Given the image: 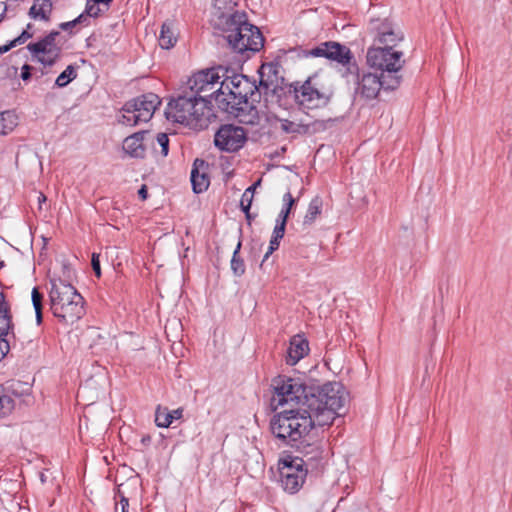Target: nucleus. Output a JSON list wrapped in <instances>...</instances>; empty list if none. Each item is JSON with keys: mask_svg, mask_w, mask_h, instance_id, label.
<instances>
[{"mask_svg": "<svg viewBox=\"0 0 512 512\" xmlns=\"http://www.w3.org/2000/svg\"><path fill=\"white\" fill-rule=\"evenodd\" d=\"M274 394L271 405L297 404L299 408L320 410V407L344 408L346 395L342 384L328 382L321 386H307L300 379L279 375L272 380Z\"/></svg>", "mask_w": 512, "mask_h": 512, "instance_id": "obj_1", "label": "nucleus"}, {"mask_svg": "<svg viewBox=\"0 0 512 512\" xmlns=\"http://www.w3.org/2000/svg\"><path fill=\"white\" fill-rule=\"evenodd\" d=\"M259 75L260 80L257 86L261 94L269 92L277 94L280 89L284 91L287 98L293 100L299 111L308 116L314 115L317 110L327 108L334 96L333 90L319 87L312 77L304 82L297 81L281 87L283 78L279 76V65L276 63L262 64Z\"/></svg>", "mask_w": 512, "mask_h": 512, "instance_id": "obj_2", "label": "nucleus"}, {"mask_svg": "<svg viewBox=\"0 0 512 512\" xmlns=\"http://www.w3.org/2000/svg\"><path fill=\"white\" fill-rule=\"evenodd\" d=\"M343 408L320 407V410L297 408L275 414L270 421L272 434L284 444L295 445L306 437L316 426L331 425L336 416H341Z\"/></svg>", "mask_w": 512, "mask_h": 512, "instance_id": "obj_3", "label": "nucleus"}, {"mask_svg": "<svg viewBox=\"0 0 512 512\" xmlns=\"http://www.w3.org/2000/svg\"><path fill=\"white\" fill-rule=\"evenodd\" d=\"M220 84L215 102L221 110L237 116L239 112L249 110L253 117L257 115L255 105L260 102L261 92L255 81L245 75L234 74L226 76Z\"/></svg>", "mask_w": 512, "mask_h": 512, "instance_id": "obj_4", "label": "nucleus"}, {"mask_svg": "<svg viewBox=\"0 0 512 512\" xmlns=\"http://www.w3.org/2000/svg\"><path fill=\"white\" fill-rule=\"evenodd\" d=\"M223 24L224 38L227 40L230 48L239 54L255 53L264 46V37L259 28L247 20L244 12H234L232 14H223L221 17Z\"/></svg>", "mask_w": 512, "mask_h": 512, "instance_id": "obj_5", "label": "nucleus"}, {"mask_svg": "<svg viewBox=\"0 0 512 512\" xmlns=\"http://www.w3.org/2000/svg\"><path fill=\"white\" fill-rule=\"evenodd\" d=\"M49 290L50 310L62 323L72 325L85 313L84 299L71 284L61 279H51Z\"/></svg>", "mask_w": 512, "mask_h": 512, "instance_id": "obj_6", "label": "nucleus"}, {"mask_svg": "<svg viewBox=\"0 0 512 512\" xmlns=\"http://www.w3.org/2000/svg\"><path fill=\"white\" fill-rule=\"evenodd\" d=\"M160 103V98L154 93H146L138 96L125 103L122 108L123 114L119 122L131 127L141 122H147L152 118Z\"/></svg>", "mask_w": 512, "mask_h": 512, "instance_id": "obj_7", "label": "nucleus"}, {"mask_svg": "<svg viewBox=\"0 0 512 512\" xmlns=\"http://www.w3.org/2000/svg\"><path fill=\"white\" fill-rule=\"evenodd\" d=\"M366 57L368 65L380 70L381 76L402 77L399 72L405 63L403 52L391 47H371Z\"/></svg>", "mask_w": 512, "mask_h": 512, "instance_id": "obj_8", "label": "nucleus"}, {"mask_svg": "<svg viewBox=\"0 0 512 512\" xmlns=\"http://www.w3.org/2000/svg\"><path fill=\"white\" fill-rule=\"evenodd\" d=\"M64 42L61 33L53 30L37 42L29 43L27 49L44 66H53L61 56Z\"/></svg>", "mask_w": 512, "mask_h": 512, "instance_id": "obj_9", "label": "nucleus"}, {"mask_svg": "<svg viewBox=\"0 0 512 512\" xmlns=\"http://www.w3.org/2000/svg\"><path fill=\"white\" fill-rule=\"evenodd\" d=\"M348 82L353 81L357 87L355 89L356 96L364 100L375 99L380 90H394L399 87L402 77H383L377 76L372 73H365L360 77L358 73V79L349 78Z\"/></svg>", "mask_w": 512, "mask_h": 512, "instance_id": "obj_10", "label": "nucleus"}, {"mask_svg": "<svg viewBox=\"0 0 512 512\" xmlns=\"http://www.w3.org/2000/svg\"><path fill=\"white\" fill-rule=\"evenodd\" d=\"M309 467L298 457L286 456L279 461L280 483L283 489L294 494L303 486Z\"/></svg>", "mask_w": 512, "mask_h": 512, "instance_id": "obj_11", "label": "nucleus"}, {"mask_svg": "<svg viewBox=\"0 0 512 512\" xmlns=\"http://www.w3.org/2000/svg\"><path fill=\"white\" fill-rule=\"evenodd\" d=\"M223 68L207 69L199 71L193 74L187 82V92L189 95L194 97L206 96V99L211 100L212 97L216 96L218 89L215 90V86L219 83L220 74Z\"/></svg>", "mask_w": 512, "mask_h": 512, "instance_id": "obj_12", "label": "nucleus"}, {"mask_svg": "<svg viewBox=\"0 0 512 512\" xmlns=\"http://www.w3.org/2000/svg\"><path fill=\"white\" fill-rule=\"evenodd\" d=\"M368 29L374 36V42L384 47L394 48L404 38L401 29L388 18H372Z\"/></svg>", "mask_w": 512, "mask_h": 512, "instance_id": "obj_13", "label": "nucleus"}, {"mask_svg": "<svg viewBox=\"0 0 512 512\" xmlns=\"http://www.w3.org/2000/svg\"><path fill=\"white\" fill-rule=\"evenodd\" d=\"M318 111L319 110H317L314 115L312 114L310 116L305 114L308 119H279L281 131L286 134L309 136L325 131L327 129V124L332 120L316 119L315 117L317 116Z\"/></svg>", "mask_w": 512, "mask_h": 512, "instance_id": "obj_14", "label": "nucleus"}, {"mask_svg": "<svg viewBox=\"0 0 512 512\" xmlns=\"http://www.w3.org/2000/svg\"><path fill=\"white\" fill-rule=\"evenodd\" d=\"M295 444L296 445H292L291 447L295 448L301 455L297 456L298 460H302L305 467L318 470L323 460V442L319 439L312 438L309 433L306 437L299 439Z\"/></svg>", "mask_w": 512, "mask_h": 512, "instance_id": "obj_15", "label": "nucleus"}, {"mask_svg": "<svg viewBox=\"0 0 512 512\" xmlns=\"http://www.w3.org/2000/svg\"><path fill=\"white\" fill-rule=\"evenodd\" d=\"M247 140L246 131L233 124L222 125L215 134L214 143L222 151L235 152L243 147Z\"/></svg>", "mask_w": 512, "mask_h": 512, "instance_id": "obj_16", "label": "nucleus"}, {"mask_svg": "<svg viewBox=\"0 0 512 512\" xmlns=\"http://www.w3.org/2000/svg\"><path fill=\"white\" fill-rule=\"evenodd\" d=\"M328 54L330 61L336 62L341 66L339 71L342 77L347 80H349V78L358 79V65L350 48L332 41L331 49Z\"/></svg>", "mask_w": 512, "mask_h": 512, "instance_id": "obj_17", "label": "nucleus"}, {"mask_svg": "<svg viewBox=\"0 0 512 512\" xmlns=\"http://www.w3.org/2000/svg\"><path fill=\"white\" fill-rule=\"evenodd\" d=\"M191 102L193 103V107L189 108L188 113H190V128L196 130H202L208 127L211 120L216 117L213 111L212 101L206 99V96L194 97L191 96Z\"/></svg>", "mask_w": 512, "mask_h": 512, "instance_id": "obj_18", "label": "nucleus"}, {"mask_svg": "<svg viewBox=\"0 0 512 512\" xmlns=\"http://www.w3.org/2000/svg\"><path fill=\"white\" fill-rule=\"evenodd\" d=\"M192 107L193 103L191 102V97L187 92H183L182 95H179L168 103L164 114L167 120L190 127L189 115L191 114L188 113V110Z\"/></svg>", "mask_w": 512, "mask_h": 512, "instance_id": "obj_19", "label": "nucleus"}, {"mask_svg": "<svg viewBox=\"0 0 512 512\" xmlns=\"http://www.w3.org/2000/svg\"><path fill=\"white\" fill-rule=\"evenodd\" d=\"M11 327V316L9 308L5 302L4 295L0 294V360H2L9 351V344L4 338Z\"/></svg>", "mask_w": 512, "mask_h": 512, "instance_id": "obj_20", "label": "nucleus"}, {"mask_svg": "<svg viewBox=\"0 0 512 512\" xmlns=\"http://www.w3.org/2000/svg\"><path fill=\"white\" fill-rule=\"evenodd\" d=\"M207 164L204 160L196 159L191 171V183L193 191L197 194L206 191L210 184V179L206 173Z\"/></svg>", "mask_w": 512, "mask_h": 512, "instance_id": "obj_21", "label": "nucleus"}, {"mask_svg": "<svg viewBox=\"0 0 512 512\" xmlns=\"http://www.w3.org/2000/svg\"><path fill=\"white\" fill-rule=\"evenodd\" d=\"M308 351L309 346L306 339L300 335L292 337L287 349L286 363L291 366L295 365L300 359L308 354Z\"/></svg>", "mask_w": 512, "mask_h": 512, "instance_id": "obj_22", "label": "nucleus"}, {"mask_svg": "<svg viewBox=\"0 0 512 512\" xmlns=\"http://www.w3.org/2000/svg\"><path fill=\"white\" fill-rule=\"evenodd\" d=\"M145 134V131H140L126 137L123 142V150L131 157L143 158L146 150L143 144Z\"/></svg>", "mask_w": 512, "mask_h": 512, "instance_id": "obj_23", "label": "nucleus"}, {"mask_svg": "<svg viewBox=\"0 0 512 512\" xmlns=\"http://www.w3.org/2000/svg\"><path fill=\"white\" fill-rule=\"evenodd\" d=\"M52 10V0H33L28 15L33 20L48 22L50 21Z\"/></svg>", "mask_w": 512, "mask_h": 512, "instance_id": "obj_24", "label": "nucleus"}, {"mask_svg": "<svg viewBox=\"0 0 512 512\" xmlns=\"http://www.w3.org/2000/svg\"><path fill=\"white\" fill-rule=\"evenodd\" d=\"M183 416V408L169 410L167 407L158 406L155 411V423L158 427L168 428L174 420Z\"/></svg>", "mask_w": 512, "mask_h": 512, "instance_id": "obj_25", "label": "nucleus"}, {"mask_svg": "<svg viewBox=\"0 0 512 512\" xmlns=\"http://www.w3.org/2000/svg\"><path fill=\"white\" fill-rule=\"evenodd\" d=\"M178 34L172 22L166 21L161 26L159 45L163 49L172 48L177 42Z\"/></svg>", "mask_w": 512, "mask_h": 512, "instance_id": "obj_26", "label": "nucleus"}, {"mask_svg": "<svg viewBox=\"0 0 512 512\" xmlns=\"http://www.w3.org/2000/svg\"><path fill=\"white\" fill-rule=\"evenodd\" d=\"M113 0H86L85 11L82 13L86 15V23L90 17H99L105 14L112 4Z\"/></svg>", "mask_w": 512, "mask_h": 512, "instance_id": "obj_27", "label": "nucleus"}, {"mask_svg": "<svg viewBox=\"0 0 512 512\" xmlns=\"http://www.w3.org/2000/svg\"><path fill=\"white\" fill-rule=\"evenodd\" d=\"M20 397L21 394L13 389V384L6 388V392L0 396V417L10 414L15 408V400L13 398Z\"/></svg>", "mask_w": 512, "mask_h": 512, "instance_id": "obj_28", "label": "nucleus"}, {"mask_svg": "<svg viewBox=\"0 0 512 512\" xmlns=\"http://www.w3.org/2000/svg\"><path fill=\"white\" fill-rule=\"evenodd\" d=\"M17 126V117L10 111L0 113V135H6Z\"/></svg>", "mask_w": 512, "mask_h": 512, "instance_id": "obj_29", "label": "nucleus"}, {"mask_svg": "<svg viewBox=\"0 0 512 512\" xmlns=\"http://www.w3.org/2000/svg\"><path fill=\"white\" fill-rule=\"evenodd\" d=\"M321 207L322 201L318 197L312 199L308 206L306 215L304 217L303 224L311 225L315 221V219L320 215Z\"/></svg>", "mask_w": 512, "mask_h": 512, "instance_id": "obj_30", "label": "nucleus"}, {"mask_svg": "<svg viewBox=\"0 0 512 512\" xmlns=\"http://www.w3.org/2000/svg\"><path fill=\"white\" fill-rule=\"evenodd\" d=\"M31 300H32L33 307L35 309L36 322L38 325H40L43 321V314H42L43 294L39 291V289L37 287H34L32 289Z\"/></svg>", "mask_w": 512, "mask_h": 512, "instance_id": "obj_31", "label": "nucleus"}, {"mask_svg": "<svg viewBox=\"0 0 512 512\" xmlns=\"http://www.w3.org/2000/svg\"><path fill=\"white\" fill-rule=\"evenodd\" d=\"M241 242H238L231 259V270L235 276H242L245 273V265L243 259L239 257Z\"/></svg>", "mask_w": 512, "mask_h": 512, "instance_id": "obj_32", "label": "nucleus"}, {"mask_svg": "<svg viewBox=\"0 0 512 512\" xmlns=\"http://www.w3.org/2000/svg\"><path fill=\"white\" fill-rule=\"evenodd\" d=\"M77 77L76 69L73 65H68L66 69L56 78L55 85L62 88L67 86Z\"/></svg>", "mask_w": 512, "mask_h": 512, "instance_id": "obj_33", "label": "nucleus"}, {"mask_svg": "<svg viewBox=\"0 0 512 512\" xmlns=\"http://www.w3.org/2000/svg\"><path fill=\"white\" fill-rule=\"evenodd\" d=\"M283 208L281 212L279 213L278 219L281 222L287 223V219L289 217V214L291 213V209L293 205L295 204V199L293 198L292 194L290 192H287L283 196Z\"/></svg>", "mask_w": 512, "mask_h": 512, "instance_id": "obj_34", "label": "nucleus"}, {"mask_svg": "<svg viewBox=\"0 0 512 512\" xmlns=\"http://www.w3.org/2000/svg\"><path fill=\"white\" fill-rule=\"evenodd\" d=\"M114 499H115L114 512H128L129 499L122 492L121 485L118 486Z\"/></svg>", "mask_w": 512, "mask_h": 512, "instance_id": "obj_35", "label": "nucleus"}, {"mask_svg": "<svg viewBox=\"0 0 512 512\" xmlns=\"http://www.w3.org/2000/svg\"><path fill=\"white\" fill-rule=\"evenodd\" d=\"M332 41H326L323 43H320L315 48H312L311 50L307 51L306 55L311 57H324L329 60V52L331 49Z\"/></svg>", "mask_w": 512, "mask_h": 512, "instance_id": "obj_36", "label": "nucleus"}, {"mask_svg": "<svg viewBox=\"0 0 512 512\" xmlns=\"http://www.w3.org/2000/svg\"><path fill=\"white\" fill-rule=\"evenodd\" d=\"M89 23H86V15L80 14L77 18L72 21L63 22L59 25V28L64 31H69L74 28L76 25L87 26Z\"/></svg>", "mask_w": 512, "mask_h": 512, "instance_id": "obj_37", "label": "nucleus"}, {"mask_svg": "<svg viewBox=\"0 0 512 512\" xmlns=\"http://www.w3.org/2000/svg\"><path fill=\"white\" fill-rule=\"evenodd\" d=\"M156 142L160 146V153L163 156H167L169 152V138L165 133H159L156 137Z\"/></svg>", "mask_w": 512, "mask_h": 512, "instance_id": "obj_38", "label": "nucleus"}, {"mask_svg": "<svg viewBox=\"0 0 512 512\" xmlns=\"http://www.w3.org/2000/svg\"><path fill=\"white\" fill-rule=\"evenodd\" d=\"M253 197H254V195L249 194L246 190L244 191V193L241 197L240 207L245 214H248V211L251 208Z\"/></svg>", "mask_w": 512, "mask_h": 512, "instance_id": "obj_39", "label": "nucleus"}, {"mask_svg": "<svg viewBox=\"0 0 512 512\" xmlns=\"http://www.w3.org/2000/svg\"><path fill=\"white\" fill-rule=\"evenodd\" d=\"M279 245H280V239H275L274 237H271V240H270V243H269V247H268V250L266 251L264 257H263V260L260 264V266L262 267L264 265V262L269 258V256L279 248Z\"/></svg>", "mask_w": 512, "mask_h": 512, "instance_id": "obj_40", "label": "nucleus"}, {"mask_svg": "<svg viewBox=\"0 0 512 512\" xmlns=\"http://www.w3.org/2000/svg\"><path fill=\"white\" fill-rule=\"evenodd\" d=\"M285 227H286V223L281 222L280 220H277L276 226L273 230L272 237H274L275 239L281 240L285 234Z\"/></svg>", "mask_w": 512, "mask_h": 512, "instance_id": "obj_41", "label": "nucleus"}, {"mask_svg": "<svg viewBox=\"0 0 512 512\" xmlns=\"http://www.w3.org/2000/svg\"><path fill=\"white\" fill-rule=\"evenodd\" d=\"M91 266L97 278L101 277V268L99 254L93 253L91 257Z\"/></svg>", "mask_w": 512, "mask_h": 512, "instance_id": "obj_42", "label": "nucleus"}, {"mask_svg": "<svg viewBox=\"0 0 512 512\" xmlns=\"http://www.w3.org/2000/svg\"><path fill=\"white\" fill-rule=\"evenodd\" d=\"M33 36V33L29 32L28 30H24L17 38L12 40L13 46H17L20 44L25 43L28 39H30Z\"/></svg>", "mask_w": 512, "mask_h": 512, "instance_id": "obj_43", "label": "nucleus"}, {"mask_svg": "<svg viewBox=\"0 0 512 512\" xmlns=\"http://www.w3.org/2000/svg\"><path fill=\"white\" fill-rule=\"evenodd\" d=\"M31 70H32V67L30 65H28V64L23 65V67L21 69L22 80L27 81L31 78Z\"/></svg>", "mask_w": 512, "mask_h": 512, "instance_id": "obj_44", "label": "nucleus"}, {"mask_svg": "<svg viewBox=\"0 0 512 512\" xmlns=\"http://www.w3.org/2000/svg\"><path fill=\"white\" fill-rule=\"evenodd\" d=\"M138 195L142 200H146L148 196V191L146 185H142L141 188L138 190Z\"/></svg>", "mask_w": 512, "mask_h": 512, "instance_id": "obj_45", "label": "nucleus"}, {"mask_svg": "<svg viewBox=\"0 0 512 512\" xmlns=\"http://www.w3.org/2000/svg\"><path fill=\"white\" fill-rule=\"evenodd\" d=\"M261 185V179H258L254 184H252L250 187H248L246 189V191L249 193V194H253L255 193V190Z\"/></svg>", "mask_w": 512, "mask_h": 512, "instance_id": "obj_46", "label": "nucleus"}, {"mask_svg": "<svg viewBox=\"0 0 512 512\" xmlns=\"http://www.w3.org/2000/svg\"><path fill=\"white\" fill-rule=\"evenodd\" d=\"M13 44L12 42H10L9 44H6V45H3V46H0V54H3V53H6L8 52L11 48H13Z\"/></svg>", "mask_w": 512, "mask_h": 512, "instance_id": "obj_47", "label": "nucleus"}, {"mask_svg": "<svg viewBox=\"0 0 512 512\" xmlns=\"http://www.w3.org/2000/svg\"><path fill=\"white\" fill-rule=\"evenodd\" d=\"M151 441V437L149 435L142 437L141 442L146 445Z\"/></svg>", "mask_w": 512, "mask_h": 512, "instance_id": "obj_48", "label": "nucleus"}, {"mask_svg": "<svg viewBox=\"0 0 512 512\" xmlns=\"http://www.w3.org/2000/svg\"><path fill=\"white\" fill-rule=\"evenodd\" d=\"M39 204L41 205L43 202L46 201V196L43 193H40L38 196Z\"/></svg>", "mask_w": 512, "mask_h": 512, "instance_id": "obj_49", "label": "nucleus"}, {"mask_svg": "<svg viewBox=\"0 0 512 512\" xmlns=\"http://www.w3.org/2000/svg\"><path fill=\"white\" fill-rule=\"evenodd\" d=\"M7 11V7L5 6L3 9H2V12L0 13V22L4 19V16H5V12Z\"/></svg>", "mask_w": 512, "mask_h": 512, "instance_id": "obj_50", "label": "nucleus"}, {"mask_svg": "<svg viewBox=\"0 0 512 512\" xmlns=\"http://www.w3.org/2000/svg\"><path fill=\"white\" fill-rule=\"evenodd\" d=\"M245 216H246V219L248 220V222L250 223L251 219H252V216L250 214V210L248 211V214H245Z\"/></svg>", "mask_w": 512, "mask_h": 512, "instance_id": "obj_51", "label": "nucleus"}, {"mask_svg": "<svg viewBox=\"0 0 512 512\" xmlns=\"http://www.w3.org/2000/svg\"><path fill=\"white\" fill-rule=\"evenodd\" d=\"M33 27V25L31 23H29L26 27L25 30H28L30 32L31 28Z\"/></svg>", "mask_w": 512, "mask_h": 512, "instance_id": "obj_52", "label": "nucleus"}]
</instances>
